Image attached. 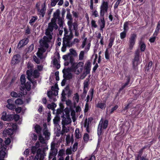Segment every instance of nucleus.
<instances>
[{
    "label": "nucleus",
    "mask_w": 160,
    "mask_h": 160,
    "mask_svg": "<svg viewBox=\"0 0 160 160\" xmlns=\"http://www.w3.org/2000/svg\"><path fill=\"white\" fill-rule=\"evenodd\" d=\"M66 18L68 19L67 24L68 28H72V26H73V23L72 22L73 20L71 15L69 13H68L67 15Z\"/></svg>",
    "instance_id": "nucleus-18"
},
{
    "label": "nucleus",
    "mask_w": 160,
    "mask_h": 160,
    "mask_svg": "<svg viewBox=\"0 0 160 160\" xmlns=\"http://www.w3.org/2000/svg\"><path fill=\"white\" fill-rule=\"evenodd\" d=\"M79 98V96L78 93H76L74 94L73 98V99L74 101V108H75L76 104L78 102Z\"/></svg>",
    "instance_id": "nucleus-29"
},
{
    "label": "nucleus",
    "mask_w": 160,
    "mask_h": 160,
    "mask_svg": "<svg viewBox=\"0 0 160 160\" xmlns=\"http://www.w3.org/2000/svg\"><path fill=\"white\" fill-rule=\"evenodd\" d=\"M72 28H69V30L70 31V35H72V31L73 30L75 31V35L76 36H78L79 35V33L78 31V25L76 22H73V26H72Z\"/></svg>",
    "instance_id": "nucleus-14"
},
{
    "label": "nucleus",
    "mask_w": 160,
    "mask_h": 160,
    "mask_svg": "<svg viewBox=\"0 0 160 160\" xmlns=\"http://www.w3.org/2000/svg\"><path fill=\"white\" fill-rule=\"evenodd\" d=\"M66 105L69 107V109H72V108H74V104L73 105L72 101L69 100L68 99L66 101Z\"/></svg>",
    "instance_id": "nucleus-34"
},
{
    "label": "nucleus",
    "mask_w": 160,
    "mask_h": 160,
    "mask_svg": "<svg viewBox=\"0 0 160 160\" xmlns=\"http://www.w3.org/2000/svg\"><path fill=\"white\" fill-rule=\"evenodd\" d=\"M139 159L140 160H148L146 157L143 156H141L140 154H139L136 158L135 160H139Z\"/></svg>",
    "instance_id": "nucleus-40"
},
{
    "label": "nucleus",
    "mask_w": 160,
    "mask_h": 160,
    "mask_svg": "<svg viewBox=\"0 0 160 160\" xmlns=\"http://www.w3.org/2000/svg\"><path fill=\"white\" fill-rule=\"evenodd\" d=\"M34 49V45L32 44L28 47L27 49V52H30L32 51Z\"/></svg>",
    "instance_id": "nucleus-54"
},
{
    "label": "nucleus",
    "mask_w": 160,
    "mask_h": 160,
    "mask_svg": "<svg viewBox=\"0 0 160 160\" xmlns=\"http://www.w3.org/2000/svg\"><path fill=\"white\" fill-rule=\"evenodd\" d=\"M127 32L124 31L120 34V37L121 39L125 38L126 36V32Z\"/></svg>",
    "instance_id": "nucleus-46"
},
{
    "label": "nucleus",
    "mask_w": 160,
    "mask_h": 160,
    "mask_svg": "<svg viewBox=\"0 0 160 160\" xmlns=\"http://www.w3.org/2000/svg\"><path fill=\"white\" fill-rule=\"evenodd\" d=\"M40 5L39 3H38L36 5V7L37 8L39 14L41 15L42 17H43L46 10V4L45 2H44L42 4L41 9L39 8Z\"/></svg>",
    "instance_id": "nucleus-9"
},
{
    "label": "nucleus",
    "mask_w": 160,
    "mask_h": 160,
    "mask_svg": "<svg viewBox=\"0 0 160 160\" xmlns=\"http://www.w3.org/2000/svg\"><path fill=\"white\" fill-rule=\"evenodd\" d=\"M1 118L4 121H10L12 119V117L11 114H7L6 112L4 111L2 113Z\"/></svg>",
    "instance_id": "nucleus-17"
},
{
    "label": "nucleus",
    "mask_w": 160,
    "mask_h": 160,
    "mask_svg": "<svg viewBox=\"0 0 160 160\" xmlns=\"http://www.w3.org/2000/svg\"><path fill=\"white\" fill-rule=\"evenodd\" d=\"M71 122V120L70 118L68 117L63 118L62 123L63 126H65L70 123Z\"/></svg>",
    "instance_id": "nucleus-25"
},
{
    "label": "nucleus",
    "mask_w": 160,
    "mask_h": 160,
    "mask_svg": "<svg viewBox=\"0 0 160 160\" xmlns=\"http://www.w3.org/2000/svg\"><path fill=\"white\" fill-rule=\"evenodd\" d=\"M93 93V89H90L89 91L88 94L86 98L87 102L90 101L92 100Z\"/></svg>",
    "instance_id": "nucleus-24"
},
{
    "label": "nucleus",
    "mask_w": 160,
    "mask_h": 160,
    "mask_svg": "<svg viewBox=\"0 0 160 160\" xmlns=\"http://www.w3.org/2000/svg\"><path fill=\"white\" fill-rule=\"evenodd\" d=\"M20 56L19 55H14L11 61V63L13 65L17 64L19 62Z\"/></svg>",
    "instance_id": "nucleus-22"
},
{
    "label": "nucleus",
    "mask_w": 160,
    "mask_h": 160,
    "mask_svg": "<svg viewBox=\"0 0 160 160\" xmlns=\"http://www.w3.org/2000/svg\"><path fill=\"white\" fill-rule=\"evenodd\" d=\"M7 102L8 104L7 105L6 107L7 108L10 110H12L15 108V106L13 104V101L12 100L8 99Z\"/></svg>",
    "instance_id": "nucleus-19"
},
{
    "label": "nucleus",
    "mask_w": 160,
    "mask_h": 160,
    "mask_svg": "<svg viewBox=\"0 0 160 160\" xmlns=\"http://www.w3.org/2000/svg\"><path fill=\"white\" fill-rule=\"evenodd\" d=\"M86 160H95V157L94 155H92L90 158H87L85 159Z\"/></svg>",
    "instance_id": "nucleus-64"
},
{
    "label": "nucleus",
    "mask_w": 160,
    "mask_h": 160,
    "mask_svg": "<svg viewBox=\"0 0 160 160\" xmlns=\"http://www.w3.org/2000/svg\"><path fill=\"white\" fill-rule=\"evenodd\" d=\"M109 4L107 1L103 0L100 6V14L101 16L103 17L105 13L108 11L109 8Z\"/></svg>",
    "instance_id": "nucleus-5"
},
{
    "label": "nucleus",
    "mask_w": 160,
    "mask_h": 160,
    "mask_svg": "<svg viewBox=\"0 0 160 160\" xmlns=\"http://www.w3.org/2000/svg\"><path fill=\"white\" fill-rule=\"evenodd\" d=\"M20 79L22 84L21 87H23V85L24 84L26 81L25 75H22Z\"/></svg>",
    "instance_id": "nucleus-41"
},
{
    "label": "nucleus",
    "mask_w": 160,
    "mask_h": 160,
    "mask_svg": "<svg viewBox=\"0 0 160 160\" xmlns=\"http://www.w3.org/2000/svg\"><path fill=\"white\" fill-rule=\"evenodd\" d=\"M72 38V35H66L65 37L63 38V45L67 46L70 47L71 45V40Z\"/></svg>",
    "instance_id": "nucleus-12"
},
{
    "label": "nucleus",
    "mask_w": 160,
    "mask_h": 160,
    "mask_svg": "<svg viewBox=\"0 0 160 160\" xmlns=\"http://www.w3.org/2000/svg\"><path fill=\"white\" fill-rule=\"evenodd\" d=\"M100 22H99V25L100 27V29L102 31L103 28L105 27V21L104 20V18L103 17H102L100 19Z\"/></svg>",
    "instance_id": "nucleus-32"
},
{
    "label": "nucleus",
    "mask_w": 160,
    "mask_h": 160,
    "mask_svg": "<svg viewBox=\"0 0 160 160\" xmlns=\"http://www.w3.org/2000/svg\"><path fill=\"white\" fill-rule=\"evenodd\" d=\"M108 122L107 120H104L102 118L101 119L98 128V136H100L102 133L103 130L107 128Z\"/></svg>",
    "instance_id": "nucleus-3"
},
{
    "label": "nucleus",
    "mask_w": 160,
    "mask_h": 160,
    "mask_svg": "<svg viewBox=\"0 0 160 160\" xmlns=\"http://www.w3.org/2000/svg\"><path fill=\"white\" fill-rule=\"evenodd\" d=\"M73 60L72 58L71 57L70 58V62L71 63L72 65L70 68H64L62 72L64 75H67L71 71L74 72L76 74L78 75L82 72L83 68L84 62H73Z\"/></svg>",
    "instance_id": "nucleus-2"
},
{
    "label": "nucleus",
    "mask_w": 160,
    "mask_h": 160,
    "mask_svg": "<svg viewBox=\"0 0 160 160\" xmlns=\"http://www.w3.org/2000/svg\"><path fill=\"white\" fill-rule=\"evenodd\" d=\"M109 53L108 51V49H107L105 52V57L106 59H109Z\"/></svg>",
    "instance_id": "nucleus-63"
},
{
    "label": "nucleus",
    "mask_w": 160,
    "mask_h": 160,
    "mask_svg": "<svg viewBox=\"0 0 160 160\" xmlns=\"http://www.w3.org/2000/svg\"><path fill=\"white\" fill-rule=\"evenodd\" d=\"M33 59L34 62L37 63L39 64L40 63V60L35 55L33 56Z\"/></svg>",
    "instance_id": "nucleus-60"
},
{
    "label": "nucleus",
    "mask_w": 160,
    "mask_h": 160,
    "mask_svg": "<svg viewBox=\"0 0 160 160\" xmlns=\"http://www.w3.org/2000/svg\"><path fill=\"white\" fill-rule=\"evenodd\" d=\"M97 107L102 109H104L106 107V104L104 103L98 102L97 104Z\"/></svg>",
    "instance_id": "nucleus-36"
},
{
    "label": "nucleus",
    "mask_w": 160,
    "mask_h": 160,
    "mask_svg": "<svg viewBox=\"0 0 160 160\" xmlns=\"http://www.w3.org/2000/svg\"><path fill=\"white\" fill-rule=\"evenodd\" d=\"M128 22H125L123 25L124 31L127 32L128 29Z\"/></svg>",
    "instance_id": "nucleus-48"
},
{
    "label": "nucleus",
    "mask_w": 160,
    "mask_h": 160,
    "mask_svg": "<svg viewBox=\"0 0 160 160\" xmlns=\"http://www.w3.org/2000/svg\"><path fill=\"white\" fill-rule=\"evenodd\" d=\"M59 54L57 53L53 56V59L52 61L53 65L57 69H59L60 67V65L59 62Z\"/></svg>",
    "instance_id": "nucleus-11"
},
{
    "label": "nucleus",
    "mask_w": 160,
    "mask_h": 160,
    "mask_svg": "<svg viewBox=\"0 0 160 160\" xmlns=\"http://www.w3.org/2000/svg\"><path fill=\"white\" fill-rule=\"evenodd\" d=\"M91 64L90 62H87L83 66L84 71L83 72V74L86 76L88 74H89L91 70Z\"/></svg>",
    "instance_id": "nucleus-15"
},
{
    "label": "nucleus",
    "mask_w": 160,
    "mask_h": 160,
    "mask_svg": "<svg viewBox=\"0 0 160 160\" xmlns=\"http://www.w3.org/2000/svg\"><path fill=\"white\" fill-rule=\"evenodd\" d=\"M27 68L28 69L27 71V74L28 76L27 78L31 82L34 84V83H36V82H32L31 79V78L32 77V71H33V65L30 62H28L27 64Z\"/></svg>",
    "instance_id": "nucleus-8"
},
{
    "label": "nucleus",
    "mask_w": 160,
    "mask_h": 160,
    "mask_svg": "<svg viewBox=\"0 0 160 160\" xmlns=\"http://www.w3.org/2000/svg\"><path fill=\"white\" fill-rule=\"evenodd\" d=\"M89 139V136L87 134H85L84 135V137H83V139L84 141L85 142H87L88 140Z\"/></svg>",
    "instance_id": "nucleus-59"
},
{
    "label": "nucleus",
    "mask_w": 160,
    "mask_h": 160,
    "mask_svg": "<svg viewBox=\"0 0 160 160\" xmlns=\"http://www.w3.org/2000/svg\"><path fill=\"white\" fill-rule=\"evenodd\" d=\"M58 2V5L61 6L63 3V0H52L51 5L52 6L54 7Z\"/></svg>",
    "instance_id": "nucleus-23"
},
{
    "label": "nucleus",
    "mask_w": 160,
    "mask_h": 160,
    "mask_svg": "<svg viewBox=\"0 0 160 160\" xmlns=\"http://www.w3.org/2000/svg\"><path fill=\"white\" fill-rule=\"evenodd\" d=\"M58 153V150L54 148V146L51 145V149L49 152L48 158L52 159V158L56 157V156Z\"/></svg>",
    "instance_id": "nucleus-13"
},
{
    "label": "nucleus",
    "mask_w": 160,
    "mask_h": 160,
    "mask_svg": "<svg viewBox=\"0 0 160 160\" xmlns=\"http://www.w3.org/2000/svg\"><path fill=\"white\" fill-rule=\"evenodd\" d=\"M57 20L59 24L61 25L62 24V20L60 18L59 12L58 11L54 12L53 18L51 19V22L48 23V28L45 32L46 36H44L43 39L40 41L41 46L40 48H38L37 55L40 59H42L43 58V53L48 47V43L52 39L53 30H56L58 28V26L56 23V20Z\"/></svg>",
    "instance_id": "nucleus-1"
},
{
    "label": "nucleus",
    "mask_w": 160,
    "mask_h": 160,
    "mask_svg": "<svg viewBox=\"0 0 160 160\" xmlns=\"http://www.w3.org/2000/svg\"><path fill=\"white\" fill-rule=\"evenodd\" d=\"M141 54V52L139 50H137L135 52V57L132 61L133 66L134 68H136L141 61V60H140V57Z\"/></svg>",
    "instance_id": "nucleus-7"
},
{
    "label": "nucleus",
    "mask_w": 160,
    "mask_h": 160,
    "mask_svg": "<svg viewBox=\"0 0 160 160\" xmlns=\"http://www.w3.org/2000/svg\"><path fill=\"white\" fill-rule=\"evenodd\" d=\"M158 34H155V32H154L153 36L149 40V41L151 42H153L156 39V37Z\"/></svg>",
    "instance_id": "nucleus-49"
},
{
    "label": "nucleus",
    "mask_w": 160,
    "mask_h": 160,
    "mask_svg": "<svg viewBox=\"0 0 160 160\" xmlns=\"http://www.w3.org/2000/svg\"><path fill=\"white\" fill-rule=\"evenodd\" d=\"M15 103L16 104L20 105L23 103V101L21 99L18 98L15 101Z\"/></svg>",
    "instance_id": "nucleus-50"
},
{
    "label": "nucleus",
    "mask_w": 160,
    "mask_h": 160,
    "mask_svg": "<svg viewBox=\"0 0 160 160\" xmlns=\"http://www.w3.org/2000/svg\"><path fill=\"white\" fill-rule=\"evenodd\" d=\"M39 153L38 151L37 154L34 158L33 157H31L30 158V160H38V157L39 155Z\"/></svg>",
    "instance_id": "nucleus-47"
},
{
    "label": "nucleus",
    "mask_w": 160,
    "mask_h": 160,
    "mask_svg": "<svg viewBox=\"0 0 160 160\" xmlns=\"http://www.w3.org/2000/svg\"><path fill=\"white\" fill-rule=\"evenodd\" d=\"M90 121V119L89 118H88V122H87V120L86 119L85 120L84 124V126L85 128H86V129L88 130V128L89 127V121Z\"/></svg>",
    "instance_id": "nucleus-51"
},
{
    "label": "nucleus",
    "mask_w": 160,
    "mask_h": 160,
    "mask_svg": "<svg viewBox=\"0 0 160 160\" xmlns=\"http://www.w3.org/2000/svg\"><path fill=\"white\" fill-rule=\"evenodd\" d=\"M65 154V152L64 150L62 149L60 150L58 154V156L60 157H62V156Z\"/></svg>",
    "instance_id": "nucleus-58"
},
{
    "label": "nucleus",
    "mask_w": 160,
    "mask_h": 160,
    "mask_svg": "<svg viewBox=\"0 0 160 160\" xmlns=\"http://www.w3.org/2000/svg\"><path fill=\"white\" fill-rule=\"evenodd\" d=\"M30 135L32 137V139L33 140H36L37 139V136L35 134L31 133L30 134Z\"/></svg>",
    "instance_id": "nucleus-53"
},
{
    "label": "nucleus",
    "mask_w": 160,
    "mask_h": 160,
    "mask_svg": "<svg viewBox=\"0 0 160 160\" xmlns=\"http://www.w3.org/2000/svg\"><path fill=\"white\" fill-rule=\"evenodd\" d=\"M136 38L137 35L136 34L133 33L131 35L128 41V51H130L132 50L135 44Z\"/></svg>",
    "instance_id": "nucleus-6"
},
{
    "label": "nucleus",
    "mask_w": 160,
    "mask_h": 160,
    "mask_svg": "<svg viewBox=\"0 0 160 160\" xmlns=\"http://www.w3.org/2000/svg\"><path fill=\"white\" fill-rule=\"evenodd\" d=\"M139 46L141 51H144L146 48V45L143 42L141 41L139 43Z\"/></svg>",
    "instance_id": "nucleus-35"
},
{
    "label": "nucleus",
    "mask_w": 160,
    "mask_h": 160,
    "mask_svg": "<svg viewBox=\"0 0 160 160\" xmlns=\"http://www.w3.org/2000/svg\"><path fill=\"white\" fill-rule=\"evenodd\" d=\"M130 81V78L129 77H128L127 78V82L125 83L123 85L121 88L119 89V91H120L122 90L123 89H124L128 85Z\"/></svg>",
    "instance_id": "nucleus-39"
},
{
    "label": "nucleus",
    "mask_w": 160,
    "mask_h": 160,
    "mask_svg": "<svg viewBox=\"0 0 160 160\" xmlns=\"http://www.w3.org/2000/svg\"><path fill=\"white\" fill-rule=\"evenodd\" d=\"M114 38L111 37L110 38L109 40V42L108 45V47L109 48H110L112 47L113 44V42H114Z\"/></svg>",
    "instance_id": "nucleus-44"
},
{
    "label": "nucleus",
    "mask_w": 160,
    "mask_h": 160,
    "mask_svg": "<svg viewBox=\"0 0 160 160\" xmlns=\"http://www.w3.org/2000/svg\"><path fill=\"white\" fill-rule=\"evenodd\" d=\"M0 157L4 158H6L7 156L6 151V146H3L2 147V145H0Z\"/></svg>",
    "instance_id": "nucleus-16"
},
{
    "label": "nucleus",
    "mask_w": 160,
    "mask_h": 160,
    "mask_svg": "<svg viewBox=\"0 0 160 160\" xmlns=\"http://www.w3.org/2000/svg\"><path fill=\"white\" fill-rule=\"evenodd\" d=\"M160 30V20L158 22L155 31V34H158L159 32V30Z\"/></svg>",
    "instance_id": "nucleus-43"
},
{
    "label": "nucleus",
    "mask_w": 160,
    "mask_h": 160,
    "mask_svg": "<svg viewBox=\"0 0 160 160\" xmlns=\"http://www.w3.org/2000/svg\"><path fill=\"white\" fill-rule=\"evenodd\" d=\"M75 137L77 138H79L81 137V135L79 129L78 128H77L75 131Z\"/></svg>",
    "instance_id": "nucleus-38"
},
{
    "label": "nucleus",
    "mask_w": 160,
    "mask_h": 160,
    "mask_svg": "<svg viewBox=\"0 0 160 160\" xmlns=\"http://www.w3.org/2000/svg\"><path fill=\"white\" fill-rule=\"evenodd\" d=\"M39 75V73L38 71L37 70H34L33 73L32 72V76L31 78V79L32 82H36V83H34H34H32L33 84V85H35L36 84V81H34L32 80V79H33V77H34L35 78H36L38 77Z\"/></svg>",
    "instance_id": "nucleus-28"
},
{
    "label": "nucleus",
    "mask_w": 160,
    "mask_h": 160,
    "mask_svg": "<svg viewBox=\"0 0 160 160\" xmlns=\"http://www.w3.org/2000/svg\"><path fill=\"white\" fill-rule=\"evenodd\" d=\"M11 95L12 97L15 98H17L18 97V93L14 91L11 92Z\"/></svg>",
    "instance_id": "nucleus-61"
},
{
    "label": "nucleus",
    "mask_w": 160,
    "mask_h": 160,
    "mask_svg": "<svg viewBox=\"0 0 160 160\" xmlns=\"http://www.w3.org/2000/svg\"><path fill=\"white\" fill-rule=\"evenodd\" d=\"M74 108H72V109H69L71 112V115L72 116V118L73 121L74 122L76 120V113L74 110Z\"/></svg>",
    "instance_id": "nucleus-30"
},
{
    "label": "nucleus",
    "mask_w": 160,
    "mask_h": 160,
    "mask_svg": "<svg viewBox=\"0 0 160 160\" xmlns=\"http://www.w3.org/2000/svg\"><path fill=\"white\" fill-rule=\"evenodd\" d=\"M35 130L38 133H39L41 130V128L38 125H36L34 127Z\"/></svg>",
    "instance_id": "nucleus-42"
},
{
    "label": "nucleus",
    "mask_w": 160,
    "mask_h": 160,
    "mask_svg": "<svg viewBox=\"0 0 160 160\" xmlns=\"http://www.w3.org/2000/svg\"><path fill=\"white\" fill-rule=\"evenodd\" d=\"M31 82H27L25 84H24L23 85V87H22L23 89L26 88L27 90L29 91L31 88Z\"/></svg>",
    "instance_id": "nucleus-31"
},
{
    "label": "nucleus",
    "mask_w": 160,
    "mask_h": 160,
    "mask_svg": "<svg viewBox=\"0 0 160 160\" xmlns=\"http://www.w3.org/2000/svg\"><path fill=\"white\" fill-rule=\"evenodd\" d=\"M29 40L28 38H26L20 41L18 45V48H20L26 45L28 42Z\"/></svg>",
    "instance_id": "nucleus-20"
},
{
    "label": "nucleus",
    "mask_w": 160,
    "mask_h": 160,
    "mask_svg": "<svg viewBox=\"0 0 160 160\" xmlns=\"http://www.w3.org/2000/svg\"><path fill=\"white\" fill-rule=\"evenodd\" d=\"M78 143L77 142H75L72 147V151L73 152L76 151L78 148Z\"/></svg>",
    "instance_id": "nucleus-55"
},
{
    "label": "nucleus",
    "mask_w": 160,
    "mask_h": 160,
    "mask_svg": "<svg viewBox=\"0 0 160 160\" xmlns=\"http://www.w3.org/2000/svg\"><path fill=\"white\" fill-rule=\"evenodd\" d=\"M43 126L45 128L43 129V134L45 136L46 139H49V136H50V133L48 132L46 128L47 125L46 124H43Z\"/></svg>",
    "instance_id": "nucleus-21"
},
{
    "label": "nucleus",
    "mask_w": 160,
    "mask_h": 160,
    "mask_svg": "<svg viewBox=\"0 0 160 160\" xmlns=\"http://www.w3.org/2000/svg\"><path fill=\"white\" fill-rule=\"evenodd\" d=\"M45 139L42 137L41 135H40L39 137V139L41 143H44L45 140H47L45 137Z\"/></svg>",
    "instance_id": "nucleus-57"
},
{
    "label": "nucleus",
    "mask_w": 160,
    "mask_h": 160,
    "mask_svg": "<svg viewBox=\"0 0 160 160\" xmlns=\"http://www.w3.org/2000/svg\"><path fill=\"white\" fill-rule=\"evenodd\" d=\"M87 38H85L82 42L81 47L82 48L85 47V50L81 51L79 54V59L80 60H82L84 59L85 52H87L89 49L90 44V43H87Z\"/></svg>",
    "instance_id": "nucleus-4"
},
{
    "label": "nucleus",
    "mask_w": 160,
    "mask_h": 160,
    "mask_svg": "<svg viewBox=\"0 0 160 160\" xmlns=\"http://www.w3.org/2000/svg\"><path fill=\"white\" fill-rule=\"evenodd\" d=\"M38 18L37 17H32L29 22V23L30 24H32V23H33Z\"/></svg>",
    "instance_id": "nucleus-45"
},
{
    "label": "nucleus",
    "mask_w": 160,
    "mask_h": 160,
    "mask_svg": "<svg viewBox=\"0 0 160 160\" xmlns=\"http://www.w3.org/2000/svg\"><path fill=\"white\" fill-rule=\"evenodd\" d=\"M84 92L86 93L88 89V83L87 81H85L84 83Z\"/></svg>",
    "instance_id": "nucleus-37"
},
{
    "label": "nucleus",
    "mask_w": 160,
    "mask_h": 160,
    "mask_svg": "<svg viewBox=\"0 0 160 160\" xmlns=\"http://www.w3.org/2000/svg\"><path fill=\"white\" fill-rule=\"evenodd\" d=\"M31 151H32V152L33 153H34L37 151V152L38 151V153H39V154H40V157H41L40 159H41V158H42H42H43L44 156L43 155L44 154L43 152H42V153H42V154H41L39 152V151H41V150H40L39 149H38V148H37L36 147H34V146L32 147V148H31Z\"/></svg>",
    "instance_id": "nucleus-26"
},
{
    "label": "nucleus",
    "mask_w": 160,
    "mask_h": 160,
    "mask_svg": "<svg viewBox=\"0 0 160 160\" xmlns=\"http://www.w3.org/2000/svg\"><path fill=\"white\" fill-rule=\"evenodd\" d=\"M51 91L48 92V96L49 98L52 99L53 96H57L58 95V88L57 86H52L51 88Z\"/></svg>",
    "instance_id": "nucleus-10"
},
{
    "label": "nucleus",
    "mask_w": 160,
    "mask_h": 160,
    "mask_svg": "<svg viewBox=\"0 0 160 160\" xmlns=\"http://www.w3.org/2000/svg\"><path fill=\"white\" fill-rule=\"evenodd\" d=\"M118 106L117 105H116L113 107L112 108L110 111V113L111 114L113 112L116 110L118 108Z\"/></svg>",
    "instance_id": "nucleus-62"
},
{
    "label": "nucleus",
    "mask_w": 160,
    "mask_h": 160,
    "mask_svg": "<svg viewBox=\"0 0 160 160\" xmlns=\"http://www.w3.org/2000/svg\"><path fill=\"white\" fill-rule=\"evenodd\" d=\"M69 131V128L68 127H66L65 126L62 125V128L61 134L62 135H65L66 133H67Z\"/></svg>",
    "instance_id": "nucleus-33"
},
{
    "label": "nucleus",
    "mask_w": 160,
    "mask_h": 160,
    "mask_svg": "<svg viewBox=\"0 0 160 160\" xmlns=\"http://www.w3.org/2000/svg\"><path fill=\"white\" fill-rule=\"evenodd\" d=\"M13 130L12 128H8L4 131L3 134L6 135L11 136L13 133Z\"/></svg>",
    "instance_id": "nucleus-27"
},
{
    "label": "nucleus",
    "mask_w": 160,
    "mask_h": 160,
    "mask_svg": "<svg viewBox=\"0 0 160 160\" xmlns=\"http://www.w3.org/2000/svg\"><path fill=\"white\" fill-rule=\"evenodd\" d=\"M91 27L92 28H96L97 27V25L96 23V22L92 20L91 22Z\"/></svg>",
    "instance_id": "nucleus-52"
},
{
    "label": "nucleus",
    "mask_w": 160,
    "mask_h": 160,
    "mask_svg": "<svg viewBox=\"0 0 160 160\" xmlns=\"http://www.w3.org/2000/svg\"><path fill=\"white\" fill-rule=\"evenodd\" d=\"M69 51L70 53L74 56H77V54L76 51L73 49L70 48L69 49Z\"/></svg>",
    "instance_id": "nucleus-56"
}]
</instances>
